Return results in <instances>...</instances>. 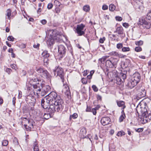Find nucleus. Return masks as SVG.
Masks as SVG:
<instances>
[{
	"label": "nucleus",
	"instance_id": "2f4dec72",
	"mask_svg": "<svg viewBox=\"0 0 151 151\" xmlns=\"http://www.w3.org/2000/svg\"><path fill=\"white\" fill-rule=\"evenodd\" d=\"M11 10L9 9H8L6 11V16L7 17V19L9 20L11 19Z\"/></svg>",
	"mask_w": 151,
	"mask_h": 151
},
{
	"label": "nucleus",
	"instance_id": "bb28decb",
	"mask_svg": "<svg viewBox=\"0 0 151 151\" xmlns=\"http://www.w3.org/2000/svg\"><path fill=\"white\" fill-rule=\"evenodd\" d=\"M86 129L85 128L83 127L80 130V134L81 135V137L83 136V137H84L86 134Z\"/></svg>",
	"mask_w": 151,
	"mask_h": 151
},
{
	"label": "nucleus",
	"instance_id": "f257e3e1",
	"mask_svg": "<svg viewBox=\"0 0 151 151\" xmlns=\"http://www.w3.org/2000/svg\"><path fill=\"white\" fill-rule=\"evenodd\" d=\"M45 97L47 98L53 104L51 105L50 109L54 110V106H56L57 111L62 110L63 106V102L60 96L54 91L50 92Z\"/></svg>",
	"mask_w": 151,
	"mask_h": 151
},
{
	"label": "nucleus",
	"instance_id": "f3484780",
	"mask_svg": "<svg viewBox=\"0 0 151 151\" xmlns=\"http://www.w3.org/2000/svg\"><path fill=\"white\" fill-rule=\"evenodd\" d=\"M101 122L104 126L108 125L110 124L111 122L110 119L108 117H102L101 119Z\"/></svg>",
	"mask_w": 151,
	"mask_h": 151
},
{
	"label": "nucleus",
	"instance_id": "4be33fe9",
	"mask_svg": "<svg viewBox=\"0 0 151 151\" xmlns=\"http://www.w3.org/2000/svg\"><path fill=\"white\" fill-rule=\"evenodd\" d=\"M13 142L14 144L15 145V146H16V147L15 149L17 150H18V149H19L21 148L20 146L19 145V143L18 139L14 137L13 140Z\"/></svg>",
	"mask_w": 151,
	"mask_h": 151
},
{
	"label": "nucleus",
	"instance_id": "423d86ee",
	"mask_svg": "<svg viewBox=\"0 0 151 151\" xmlns=\"http://www.w3.org/2000/svg\"><path fill=\"white\" fill-rule=\"evenodd\" d=\"M37 73L41 76H44L47 78L50 79L51 76L45 68H36L35 69Z\"/></svg>",
	"mask_w": 151,
	"mask_h": 151
},
{
	"label": "nucleus",
	"instance_id": "473e14b6",
	"mask_svg": "<svg viewBox=\"0 0 151 151\" xmlns=\"http://www.w3.org/2000/svg\"><path fill=\"white\" fill-rule=\"evenodd\" d=\"M78 117V115L76 113H74L72 115H70L69 120L70 121L72 119H75L77 118Z\"/></svg>",
	"mask_w": 151,
	"mask_h": 151
},
{
	"label": "nucleus",
	"instance_id": "b1692460",
	"mask_svg": "<svg viewBox=\"0 0 151 151\" xmlns=\"http://www.w3.org/2000/svg\"><path fill=\"white\" fill-rule=\"evenodd\" d=\"M116 102L118 106L119 107H122L123 109H124L126 107V106L125 105V102L122 101L117 100Z\"/></svg>",
	"mask_w": 151,
	"mask_h": 151
},
{
	"label": "nucleus",
	"instance_id": "ea45409f",
	"mask_svg": "<svg viewBox=\"0 0 151 151\" xmlns=\"http://www.w3.org/2000/svg\"><path fill=\"white\" fill-rule=\"evenodd\" d=\"M8 141L6 140H3L2 142V144L3 146H6L8 145Z\"/></svg>",
	"mask_w": 151,
	"mask_h": 151
},
{
	"label": "nucleus",
	"instance_id": "c9c22d12",
	"mask_svg": "<svg viewBox=\"0 0 151 151\" xmlns=\"http://www.w3.org/2000/svg\"><path fill=\"white\" fill-rule=\"evenodd\" d=\"M116 9V6L114 4H111L109 6V9L110 11H113Z\"/></svg>",
	"mask_w": 151,
	"mask_h": 151
},
{
	"label": "nucleus",
	"instance_id": "6e6552de",
	"mask_svg": "<svg viewBox=\"0 0 151 151\" xmlns=\"http://www.w3.org/2000/svg\"><path fill=\"white\" fill-rule=\"evenodd\" d=\"M147 19L146 18H142L139 20V24L142 25L144 28L149 29L150 27V21H147Z\"/></svg>",
	"mask_w": 151,
	"mask_h": 151
},
{
	"label": "nucleus",
	"instance_id": "49530a36",
	"mask_svg": "<svg viewBox=\"0 0 151 151\" xmlns=\"http://www.w3.org/2000/svg\"><path fill=\"white\" fill-rule=\"evenodd\" d=\"M106 58L105 57H104L101 58L100 59H99V61L101 62L102 63H104L105 61L106 60Z\"/></svg>",
	"mask_w": 151,
	"mask_h": 151
},
{
	"label": "nucleus",
	"instance_id": "37998d69",
	"mask_svg": "<svg viewBox=\"0 0 151 151\" xmlns=\"http://www.w3.org/2000/svg\"><path fill=\"white\" fill-rule=\"evenodd\" d=\"M142 50V48L139 46L136 47L135 48V50L137 52H140Z\"/></svg>",
	"mask_w": 151,
	"mask_h": 151
},
{
	"label": "nucleus",
	"instance_id": "f704fd0d",
	"mask_svg": "<svg viewBox=\"0 0 151 151\" xmlns=\"http://www.w3.org/2000/svg\"><path fill=\"white\" fill-rule=\"evenodd\" d=\"M68 50L70 53H71L72 56H73V50L72 46L71 45H69L67 46Z\"/></svg>",
	"mask_w": 151,
	"mask_h": 151
},
{
	"label": "nucleus",
	"instance_id": "58836bf2",
	"mask_svg": "<svg viewBox=\"0 0 151 151\" xmlns=\"http://www.w3.org/2000/svg\"><path fill=\"white\" fill-rule=\"evenodd\" d=\"M148 20L151 21V10L150 12L148 13L146 17Z\"/></svg>",
	"mask_w": 151,
	"mask_h": 151
},
{
	"label": "nucleus",
	"instance_id": "a18cd8bd",
	"mask_svg": "<svg viewBox=\"0 0 151 151\" xmlns=\"http://www.w3.org/2000/svg\"><path fill=\"white\" fill-rule=\"evenodd\" d=\"M5 70L8 74H10L12 71V70L10 68H6L5 69Z\"/></svg>",
	"mask_w": 151,
	"mask_h": 151
},
{
	"label": "nucleus",
	"instance_id": "20e7f679",
	"mask_svg": "<svg viewBox=\"0 0 151 151\" xmlns=\"http://www.w3.org/2000/svg\"><path fill=\"white\" fill-rule=\"evenodd\" d=\"M47 37L49 38H60V37H64L62 33L59 32L56 30H49L46 32Z\"/></svg>",
	"mask_w": 151,
	"mask_h": 151
},
{
	"label": "nucleus",
	"instance_id": "3c124183",
	"mask_svg": "<svg viewBox=\"0 0 151 151\" xmlns=\"http://www.w3.org/2000/svg\"><path fill=\"white\" fill-rule=\"evenodd\" d=\"M53 7V5L51 3H50L48 4L47 6V8L48 9H51Z\"/></svg>",
	"mask_w": 151,
	"mask_h": 151
},
{
	"label": "nucleus",
	"instance_id": "864d4df0",
	"mask_svg": "<svg viewBox=\"0 0 151 151\" xmlns=\"http://www.w3.org/2000/svg\"><path fill=\"white\" fill-rule=\"evenodd\" d=\"M81 81L82 83L83 84H86L87 83V80L85 78H82Z\"/></svg>",
	"mask_w": 151,
	"mask_h": 151
},
{
	"label": "nucleus",
	"instance_id": "393cba45",
	"mask_svg": "<svg viewBox=\"0 0 151 151\" xmlns=\"http://www.w3.org/2000/svg\"><path fill=\"white\" fill-rule=\"evenodd\" d=\"M127 72L126 71H124L123 72L122 71L121 73H120L119 75H118V76H119V77L121 78L122 79L124 80V81L125 79H126L127 78Z\"/></svg>",
	"mask_w": 151,
	"mask_h": 151
},
{
	"label": "nucleus",
	"instance_id": "4468645a",
	"mask_svg": "<svg viewBox=\"0 0 151 151\" xmlns=\"http://www.w3.org/2000/svg\"><path fill=\"white\" fill-rule=\"evenodd\" d=\"M60 38H48L46 41V44L49 48H51L56 41L58 42V40Z\"/></svg>",
	"mask_w": 151,
	"mask_h": 151
},
{
	"label": "nucleus",
	"instance_id": "4c0bfd02",
	"mask_svg": "<svg viewBox=\"0 0 151 151\" xmlns=\"http://www.w3.org/2000/svg\"><path fill=\"white\" fill-rule=\"evenodd\" d=\"M135 43L137 45H138V46L142 45L143 44V41L142 40L135 41Z\"/></svg>",
	"mask_w": 151,
	"mask_h": 151
},
{
	"label": "nucleus",
	"instance_id": "cd10ccee",
	"mask_svg": "<svg viewBox=\"0 0 151 151\" xmlns=\"http://www.w3.org/2000/svg\"><path fill=\"white\" fill-rule=\"evenodd\" d=\"M42 55L43 58H48L50 56V54L47 50H45L42 53Z\"/></svg>",
	"mask_w": 151,
	"mask_h": 151
},
{
	"label": "nucleus",
	"instance_id": "0e129e2a",
	"mask_svg": "<svg viewBox=\"0 0 151 151\" xmlns=\"http://www.w3.org/2000/svg\"><path fill=\"white\" fill-rule=\"evenodd\" d=\"M54 3L56 4V5L58 6H60V3L57 0H55L54 1Z\"/></svg>",
	"mask_w": 151,
	"mask_h": 151
},
{
	"label": "nucleus",
	"instance_id": "680f3d73",
	"mask_svg": "<svg viewBox=\"0 0 151 151\" xmlns=\"http://www.w3.org/2000/svg\"><path fill=\"white\" fill-rule=\"evenodd\" d=\"M22 97V92L21 91H19V94L18 96V98L20 99Z\"/></svg>",
	"mask_w": 151,
	"mask_h": 151
},
{
	"label": "nucleus",
	"instance_id": "4d7b16f0",
	"mask_svg": "<svg viewBox=\"0 0 151 151\" xmlns=\"http://www.w3.org/2000/svg\"><path fill=\"white\" fill-rule=\"evenodd\" d=\"M10 66L12 69L15 70H16L17 68L16 65L14 64H11Z\"/></svg>",
	"mask_w": 151,
	"mask_h": 151
},
{
	"label": "nucleus",
	"instance_id": "5701e85b",
	"mask_svg": "<svg viewBox=\"0 0 151 151\" xmlns=\"http://www.w3.org/2000/svg\"><path fill=\"white\" fill-rule=\"evenodd\" d=\"M47 113H45L43 115L44 118L45 119H48L52 116V114L53 113H51L50 112L46 111Z\"/></svg>",
	"mask_w": 151,
	"mask_h": 151
},
{
	"label": "nucleus",
	"instance_id": "79ce46f5",
	"mask_svg": "<svg viewBox=\"0 0 151 151\" xmlns=\"http://www.w3.org/2000/svg\"><path fill=\"white\" fill-rule=\"evenodd\" d=\"M125 134V133L123 131H119L117 134V135L118 136H122V135H124Z\"/></svg>",
	"mask_w": 151,
	"mask_h": 151
},
{
	"label": "nucleus",
	"instance_id": "c03bdc74",
	"mask_svg": "<svg viewBox=\"0 0 151 151\" xmlns=\"http://www.w3.org/2000/svg\"><path fill=\"white\" fill-rule=\"evenodd\" d=\"M125 117H126L125 116H123V115H121L119 117V122H122L123 121L124 119L125 118Z\"/></svg>",
	"mask_w": 151,
	"mask_h": 151
},
{
	"label": "nucleus",
	"instance_id": "f8f14e48",
	"mask_svg": "<svg viewBox=\"0 0 151 151\" xmlns=\"http://www.w3.org/2000/svg\"><path fill=\"white\" fill-rule=\"evenodd\" d=\"M63 87V91L65 93L66 97L68 99H70L71 97L69 87L68 85H64Z\"/></svg>",
	"mask_w": 151,
	"mask_h": 151
},
{
	"label": "nucleus",
	"instance_id": "338daca9",
	"mask_svg": "<svg viewBox=\"0 0 151 151\" xmlns=\"http://www.w3.org/2000/svg\"><path fill=\"white\" fill-rule=\"evenodd\" d=\"M16 99L15 97H14L12 99L13 104V105L14 106H15V104L16 103V101H15Z\"/></svg>",
	"mask_w": 151,
	"mask_h": 151
},
{
	"label": "nucleus",
	"instance_id": "69168bd1",
	"mask_svg": "<svg viewBox=\"0 0 151 151\" xmlns=\"http://www.w3.org/2000/svg\"><path fill=\"white\" fill-rule=\"evenodd\" d=\"M105 40V38H100L99 42L100 43H102L104 42Z\"/></svg>",
	"mask_w": 151,
	"mask_h": 151
},
{
	"label": "nucleus",
	"instance_id": "774afa93",
	"mask_svg": "<svg viewBox=\"0 0 151 151\" xmlns=\"http://www.w3.org/2000/svg\"><path fill=\"white\" fill-rule=\"evenodd\" d=\"M97 99L98 100H101L102 99V97L100 95H97Z\"/></svg>",
	"mask_w": 151,
	"mask_h": 151
},
{
	"label": "nucleus",
	"instance_id": "de8ad7c7",
	"mask_svg": "<svg viewBox=\"0 0 151 151\" xmlns=\"http://www.w3.org/2000/svg\"><path fill=\"white\" fill-rule=\"evenodd\" d=\"M92 88L93 90L95 92L97 91L98 90L97 87L95 85H93L92 86Z\"/></svg>",
	"mask_w": 151,
	"mask_h": 151
},
{
	"label": "nucleus",
	"instance_id": "e2e57ef3",
	"mask_svg": "<svg viewBox=\"0 0 151 151\" xmlns=\"http://www.w3.org/2000/svg\"><path fill=\"white\" fill-rule=\"evenodd\" d=\"M47 94V93H46V92H44V91L42 90L41 93V96H44L45 95H46Z\"/></svg>",
	"mask_w": 151,
	"mask_h": 151
},
{
	"label": "nucleus",
	"instance_id": "dca6fc26",
	"mask_svg": "<svg viewBox=\"0 0 151 151\" xmlns=\"http://www.w3.org/2000/svg\"><path fill=\"white\" fill-rule=\"evenodd\" d=\"M132 79L138 83L140 81L141 79V76L139 73L138 72H136L134 73L133 75Z\"/></svg>",
	"mask_w": 151,
	"mask_h": 151
},
{
	"label": "nucleus",
	"instance_id": "13d9d810",
	"mask_svg": "<svg viewBox=\"0 0 151 151\" xmlns=\"http://www.w3.org/2000/svg\"><path fill=\"white\" fill-rule=\"evenodd\" d=\"M91 107L90 106H87V108L86 109V111L87 112L91 111Z\"/></svg>",
	"mask_w": 151,
	"mask_h": 151
},
{
	"label": "nucleus",
	"instance_id": "6e6d98bb",
	"mask_svg": "<svg viewBox=\"0 0 151 151\" xmlns=\"http://www.w3.org/2000/svg\"><path fill=\"white\" fill-rule=\"evenodd\" d=\"M96 109L95 108L92 109H91V111H92L93 112V114L94 115H96Z\"/></svg>",
	"mask_w": 151,
	"mask_h": 151
},
{
	"label": "nucleus",
	"instance_id": "a211bd4d",
	"mask_svg": "<svg viewBox=\"0 0 151 151\" xmlns=\"http://www.w3.org/2000/svg\"><path fill=\"white\" fill-rule=\"evenodd\" d=\"M146 95V91L144 89H139L137 92V97L138 99H141L145 96Z\"/></svg>",
	"mask_w": 151,
	"mask_h": 151
},
{
	"label": "nucleus",
	"instance_id": "2eb2a0df",
	"mask_svg": "<svg viewBox=\"0 0 151 151\" xmlns=\"http://www.w3.org/2000/svg\"><path fill=\"white\" fill-rule=\"evenodd\" d=\"M58 48V52L60 55V57L61 58L63 57L65 54L66 48L64 46L62 45H59Z\"/></svg>",
	"mask_w": 151,
	"mask_h": 151
},
{
	"label": "nucleus",
	"instance_id": "9b49d317",
	"mask_svg": "<svg viewBox=\"0 0 151 151\" xmlns=\"http://www.w3.org/2000/svg\"><path fill=\"white\" fill-rule=\"evenodd\" d=\"M28 124H24V126L26 129L27 131L30 130L35 125V122L33 120L30 119L29 121H27Z\"/></svg>",
	"mask_w": 151,
	"mask_h": 151
},
{
	"label": "nucleus",
	"instance_id": "ddd939ff",
	"mask_svg": "<svg viewBox=\"0 0 151 151\" xmlns=\"http://www.w3.org/2000/svg\"><path fill=\"white\" fill-rule=\"evenodd\" d=\"M85 27V25L83 24L77 25L76 29V32L79 35L81 36L84 34V32L83 30Z\"/></svg>",
	"mask_w": 151,
	"mask_h": 151
},
{
	"label": "nucleus",
	"instance_id": "72a5a7b5",
	"mask_svg": "<svg viewBox=\"0 0 151 151\" xmlns=\"http://www.w3.org/2000/svg\"><path fill=\"white\" fill-rule=\"evenodd\" d=\"M83 10L86 12H89L90 10V6L88 5H85L83 7Z\"/></svg>",
	"mask_w": 151,
	"mask_h": 151
},
{
	"label": "nucleus",
	"instance_id": "a19ab883",
	"mask_svg": "<svg viewBox=\"0 0 151 151\" xmlns=\"http://www.w3.org/2000/svg\"><path fill=\"white\" fill-rule=\"evenodd\" d=\"M130 50V48L129 47H123L122 48V51L123 52H127Z\"/></svg>",
	"mask_w": 151,
	"mask_h": 151
},
{
	"label": "nucleus",
	"instance_id": "c85d7f7f",
	"mask_svg": "<svg viewBox=\"0 0 151 151\" xmlns=\"http://www.w3.org/2000/svg\"><path fill=\"white\" fill-rule=\"evenodd\" d=\"M123 28L122 27H117L116 31L114 32H116L119 34H121L123 33Z\"/></svg>",
	"mask_w": 151,
	"mask_h": 151
},
{
	"label": "nucleus",
	"instance_id": "1a4fd4ad",
	"mask_svg": "<svg viewBox=\"0 0 151 151\" xmlns=\"http://www.w3.org/2000/svg\"><path fill=\"white\" fill-rule=\"evenodd\" d=\"M35 99L32 94L28 95L26 99V101L27 103L32 106H34L35 104Z\"/></svg>",
	"mask_w": 151,
	"mask_h": 151
},
{
	"label": "nucleus",
	"instance_id": "bf43d9fd",
	"mask_svg": "<svg viewBox=\"0 0 151 151\" xmlns=\"http://www.w3.org/2000/svg\"><path fill=\"white\" fill-rule=\"evenodd\" d=\"M122 25L124 27H125L126 28H127L129 26V24L127 23H123V24Z\"/></svg>",
	"mask_w": 151,
	"mask_h": 151
},
{
	"label": "nucleus",
	"instance_id": "9d476101",
	"mask_svg": "<svg viewBox=\"0 0 151 151\" xmlns=\"http://www.w3.org/2000/svg\"><path fill=\"white\" fill-rule=\"evenodd\" d=\"M115 59L113 58H110L106 61V66L107 68H113L116 63V62L115 61Z\"/></svg>",
	"mask_w": 151,
	"mask_h": 151
},
{
	"label": "nucleus",
	"instance_id": "6ab92c4d",
	"mask_svg": "<svg viewBox=\"0 0 151 151\" xmlns=\"http://www.w3.org/2000/svg\"><path fill=\"white\" fill-rule=\"evenodd\" d=\"M137 84L131 79L128 81V83L126 84V86L129 88L132 89L136 86Z\"/></svg>",
	"mask_w": 151,
	"mask_h": 151
},
{
	"label": "nucleus",
	"instance_id": "7ed1b4c3",
	"mask_svg": "<svg viewBox=\"0 0 151 151\" xmlns=\"http://www.w3.org/2000/svg\"><path fill=\"white\" fill-rule=\"evenodd\" d=\"M145 104L148 109V110L143 114V120L147 122L151 120V100L148 99Z\"/></svg>",
	"mask_w": 151,
	"mask_h": 151
},
{
	"label": "nucleus",
	"instance_id": "5fc2aeb1",
	"mask_svg": "<svg viewBox=\"0 0 151 151\" xmlns=\"http://www.w3.org/2000/svg\"><path fill=\"white\" fill-rule=\"evenodd\" d=\"M115 18L116 20L119 21H121L122 20V18L121 17L118 16H116L115 17Z\"/></svg>",
	"mask_w": 151,
	"mask_h": 151
},
{
	"label": "nucleus",
	"instance_id": "09e8293b",
	"mask_svg": "<svg viewBox=\"0 0 151 151\" xmlns=\"http://www.w3.org/2000/svg\"><path fill=\"white\" fill-rule=\"evenodd\" d=\"M117 48L118 49H120L123 47V44L122 43H119L117 44L116 45Z\"/></svg>",
	"mask_w": 151,
	"mask_h": 151
},
{
	"label": "nucleus",
	"instance_id": "aec40b11",
	"mask_svg": "<svg viewBox=\"0 0 151 151\" xmlns=\"http://www.w3.org/2000/svg\"><path fill=\"white\" fill-rule=\"evenodd\" d=\"M115 79L116 81V83L119 85L122 84L124 81V80L122 79L121 78L118 76V75L116 76Z\"/></svg>",
	"mask_w": 151,
	"mask_h": 151
},
{
	"label": "nucleus",
	"instance_id": "39448f33",
	"mask_svg": "<svg viewBox=\"0 0 151 151\" xmlns=\"http://www.w3.org/2000/svg\"><path fill=\"white\" fill-rule=\"evenodd\" d=\"M52 73L54 76H59L61 79L62 82H64V72L62 68L59 67L55 68V69L53 70Z\"/></svg>",
	"mask_w": 151,
	"mask_h": 151
},
{
	"label": "nucleus",
	"instance_id": "412c9836",
	"mask_svg": "<svg viewBox=\"0 0 151 151\" xmlns=\"http://www.w3.org/2000/svg\"><path fill=\"white\" fill-rule=\"evenodd\" d=\"M51 88L50 86L47 85H45L43 84V87L42 90L44 91V92H46L47 93L50 91Z\"/></svg>",
	"mask_w": 151,
	"mask_h": 151
},
{
	"label": "nucleus",
	"instance_id": "a878e982",
	"mask_svg": "<svg viewBox=\"0 0 151 151\" xmlns=\"http://www.w3.org/2000/svg\"><path fill=\"white\" fill-rule=\"evenodd\" d=\"M62 42L64 43L67 46L70 45V42L68 38H65V40L61 39L59 41L58 40L59 43H62Z\"/></svg>",
	"mask_w": 151,
	"mask_h": 151
},
{
	"label": "nucleus",
	"instance_id": "052dcab7",
	"mask_svg": "<svg viewBox=\"0 0 151 151\" xmlns=\"http://www.w3.org/2000/svg\"><path fill=\"white\" fill-rule=\"evenodd\" d=\"M108 7L106 5H104L102 6V9L104 10H106L108 9Z\"/></svg>",
	"mask_w": 151,
	"mask_h": 151
},
{
	"label": "nucleus",
	"instance_id": "8fccbe9b",
	"mask_svg": "<svg viewBox=\"0 0 151 151\" xmlns=\"http://www.w3.org/2000/svg\"><path fill=\"white\" fill-rule=\"evenodd\" d=\"M49 59H48V58H44L43 61L44 63H46V64L45 65H47L48 63V61H49Z\"/></svg>",
	"mask_w": 151,
	"mask_h": 151
},
{
	"label": "nucleus",
	"instance_id": "7c9ffc66",
	"mask_svg": "<svg viewBox=\"0 0 151 151\" xmlns=\"http://www.w3.org/2000/svg\"><path fill=\"white\" fill-rule=\"evenodd\" d=\"M130 60L129 59H126V62H122V65H123L124 67V68H126L128 66V64L130 63Z\"/></svg>",
	"mask_w": 151,
	"mask_h": 151
},
{
	"label": "nucleus",
	"instance_id": "0eeeda50",
	"mask_svg": "<svg viewBox=\"0 0 151 151\" xmlns=\"http://www.w3.org/2000/svg\"><path fill=\"white\" fill-rule=\"evenodd\" d=\"M33 86L34 89L33 93L34 95H38L40 93L41 89H42L43 84L41 83H38L35 84H33Z\"/></svg>",
	"mask_w": 151,
	"mask_h": 151
},
{
	"label": "nucleus",
	"instance_id": "f03ea898",
	"mask_svg": "<svg viewBox=\"0 0 151 151\" xmlns=\"http://www.w3.org/2000/svg\"><path fill=\"white\" fill-rule=\"evenodd\" d=\"M52 104H53V103H52L45 96L44 99H42L41 101V104L42 106L44 109V111H48L51 113H54L57 111L56 106H54V110H52V109L51 110L50 109L51 105Z\"/></svg>",
	"mask_w": 151,
	"mask_h": 151
},
{
	"label": "nucleus",
	"instance_id": "c756f323",
	"mask_svg": "<svg viewBox=\"0 0 151 151\" xmlns=\"http://www.w3.org/2000/svg\"><path fill=\"white\" fill-rule=\"evenodd\" d=\"M33 150L34 151H38L39 150L38 143L37 142H35L33 143Z\"/></svg>",
	"mask_w": 151,
	"mask_h": 151
},
{
	"label": "nucleus",
	"instance_id": "e433bc0d",
	"mask_svg": "<svg viewBox=\"0 0 151 151\" xmlns=\"http://www.w3.org/2000/svg\"><path fill=\"white\" fill-rule=\"evenodd\" d=\"M22 120L23 121V122H22V125H23L24 123V124H28V122H27V121H29V120L30 119H27L25 117H23L22 118Z\"/></svg>",
	"mask_w": 151,
	"mask_h": 151
},
{
	"label": "nucleus",
	"instance_id": "603ef678",
	"mask_svg": "<svg viewBox=\"0 0 151 151\" xmlns=\"http://www.w3.org/2000/svg\"><path fill=\"white\" fill-rule=\"evenodd\" d=\"M143 129L142 128H139L138 129H136L135 131L138 132H142L143 131Z\"/></svg>",
	"mask_w": 151,
	"mask_h": 151
}]
</instances>
